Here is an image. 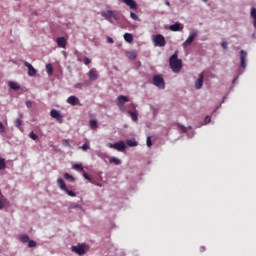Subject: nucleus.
<instances>
[{
  "instance_id": "obj_1",
  "label": "nucleus",
  "mask_w": 256,
  "mask_h": 256,
  "mask_svg": "<svg viewBox=\"0 0 256 256\" xmlns=\"http://www.w3.org/2000/svg\"><path fill=\"white\" fill-rule=\"evenodd\" d=\"M170 69H172L173 73H181V69H183V61L179 59L178 52H175L169 59Z\"/></svg>"
},
{
  "instance_id": "obj_2",
  "label": "nucleus",
  "mask_w": 256,
  "mask_h": 256,
  "mask_svg": "<svg viewBox=\"0 0 256 256\" xmlns=\"http://www.w3.org/2000/svg\"><path fill=\"white\" fill-rule=\"evenodd\" d=\"M153 43L155 47H165L167 42L165 41V36L161 34H157L153 37Z\"/></svg>"
},
{
  "instance_id": "obj_3",
  "label": "nucleus",
  "mask_w": 256,
  "mask_h": 256,
  "mask_svg": "<svg viewBox=\"0 0 256 256\" xmlns=\"http://www.w3.org/2000/svg\"><path fill=\"white\" fill-rule=\"evenodd\" d=\"M153 85L158 89H165V80L161 74L153 76Z\"/></svg>"
},
{
  "instance_id": "obj_4",
  "label": "nucleus",
  "mask_w": 256,
  "mask_h": 256,
  "mask_svg": "<svg viewBox=\"0 0 256 256\" xmlns=\"http://www.w3.org/2000/svg\"><path fill=\"white\" fill-rule=\"evenodd\" d=\"M108 147L110 149H116V151H120V152H123V151H125V149H127V146L125 145V141H123V140L118 141L114 144L109 143Z\"/></svg>"
},
{
  "instance_id": "obj_5",
  "label": "nucleus",
  "mask_w": 256,
  "mask_h": 256,
  "mask_svg": "<svg viewBox=\"0 0 256 256\" xmlns=\"http://www.w3.org/2000/svg\"><path fill=\"white\" fill-rule=\"evenodd\" d=\"M129 101V98L127 96L120 95L117 98V107L120 111H125V103Z\"/></svg>"
},
{
  "instance_id": "obj_6",
  "label": "nucleus",
  "mask_w": 256,
  "mask_h": 256,
  "mask_svg": "<svg viewBox=\"0 0 256 256\" xmlns=\"http://www.w3.org/2000/svg\"><path fill=\"white\" fill-rule=\"evenodd\" d=\"M198 33L199 32H197V30H193L192 32H190L189 37L183 43V47H189V45H192V43H193V41H195V38L197 37Z\"/></svg>"
},
{
  "instance_id": "obj_7",
  "label": "nucleus",
  "mask_w": 256,
  "mask_h": 256,
  "mask_svg": "<svg viewBox=\"0 0 256 256\" xmlns=\"http://www.w3.org/2000/svg\"><path fill=\"white\" fill-rule=\"evenodd\" d=\"M101 15L107 20L110 21L111 23V19H117V15L115 14V12H113V10H106V11H102Z\"/></svg>"
},
{
  "instance_id": "obj_8",
  "label": "nucleus",
  "mask_w": 256,
  "mask_h": 256,
  "mask_svg": "<svg viewBox=\"0 0 256 256\" xmlns=\"http://www.w3.org/2000/svg\"><path fill=\"white\" fill-rule=\"evenodd\" d=\"M240 67H242V69L247 67V52H245V50L240 51Z\"/></svg>"
},
{
  "instance_id": "obj_9",
  "label": "nucleus",
  "mask_w": 256,
  "mask_h": 256,
  "mask_svg": "<svg viewBox=\"0 0 256 256\" xmlns=\"http://www.w3.org/2000/svg\"><path fill=\"white\" fill-rule=\"evenodd\" d=\"M73 253H77V255H85L87 251H85V246L79 244L77 246H72Z\"/></svg>"
},
{
  "instance_id": "obj_10",
  "label": "nucleus",
  "mask_w": 256,
  "mask_h": 256,
  "mask_svg": "<svg viewBox=\"0 0 256 256\" xmlns=\"http://www.w3.org/2000/svg\"><path fill=\"white\" fill-rule=\"evenodd\" d=\"M25 67H27L28 69V75L29 77H35V75H37V70L35 69V67H33V65H31V63L29 62H24Z\"/></svg>"
},
{
  "instance_id": "obj_11",
  "label": "nucleus",
  "mask_w": 256,
  "mask_h": 256,
  "mask_svg": "<svg viewBox=\"0 0 256 256\" xmlns=\"http://www.w3.org/2000/svg\"><path fill=\"white\" fill-rule=\"evenodd\" d=\"M88 77L90 81H97V79H99V74L97 73V69L95 68L90 69L88 72Z\"/></svg>"
},
{
  "instance_id": "obj_12",
  "label": "nucleus",
  "mask_w": 256,
  "mask_h": 256,
  "mask_svg": "<svg viewBox=\"0 0 256 256\" xmlns=\"http://www.w3.org/2000/svg\"><path fill=\"white\" fill-rule=\"evenodd\" d=\"M50 115L53 119H56V121H59L60 123L63 121V116L61 115L60 111L53 109L51 110Z\"/></svg>"
},
{
  "instance_id": "obj_13",
  "label": "nucleus",
  "mask_w": 256,
  "mask_h": 256,
  "mask_svg": "<svg viewBox=\"0 0 256 256\" xmlns=\"http://www.w3.org/2000/svg\"><path fill=\"white\" fill-rule=\"evenodd\" d=\"M56 43H57L58 47H60L61 49L67 48V39H65V37H58L56 39Z\"/></svg>"
},
{
  "instance_id": "obj_14",
  "label": "nucleus",
  "mask_w": 256,
  "mask_h": 256,
  "mask_svg": "<svg viewBox=\"0 0 256 256\" xmlns=\"http://www.w3.org/2000/svg\"><path fill=\"white\" fill-rule=\"evenodd\" d=\"M122 2L130 7V9H132L133 11H137V2H135V0H122Z\"/></svg>"
},
{
  "instance_id": "obj_15",
  "label": "nucleus",
  "mask_w": 256,
  "mask_h": 256,
  "mask_svg": "<svg viewBox=\"0 0 256 256\" xmlns=\"http://www.w3.org/2000/svg\"><path fill=\"white\" fill-rule=\"evenodd\" d=\"M183 28H184L183 24L179 22H176L175 24H172L169 26L170 31H174V32L183 31Z\"/></svg>"
},
{
  "instance_id": "obj_16",
  "label": "nucleus",
  "mask_w": 256,
  "mask_h": 256,
  "mask_svg": "<svg viewBox=\"0 0 256 256\" xmlns=\"http://www.w3.org/2000/svg\"><path fill=\"white\" fill-rule=\"evenodd\" d=\"M67 103H69V105H81V101L79 100V98H77V96H70L67 99Z\"/></svg>"
},
{
  "instance_id": "obj_17",
  "label": "nucleus",
  "mask_w": 256,
  "mask_h": 256,
  "mask_svg": "<svg viewBox=\"0 0 256 256\" xmlns=\"http://www.w3.org/2000/svg\"><path fill=\"white\" fill-rule=\"evenodd\" d=\"M204 77L203 73L199 74V78L195 82V89H201L203 87Z\"/></svg>"
},
{
  "instance_id": "obj_18",
  "label": "nucleus",
  "mask_w": 256,
  "mask_h": 256,
  "mask_svg": "<svg viewBox=\"0 0 256 256\" xmlns=\"http://www.w3.org/2000/svg\"><path fill=\"white\" fill-rule=\"evenodd\" d=\"M8 87H10L12 91H19V89H21V86L19 85V83L15 81H10L8 83Z\"/></svg>"
},
{
  "instance_id": "obj_19",
  "label": "nucleus",
  "mask_w": 256,
  "mask_h": 256,
  "mask_svg": "<svg viewBox=\"0 0 256 256\" xmlns=\"http://www.w3.org/2000/svg\"><path fill=\"white\" fill-rule=\"evenodd\" d=\"M57 185L62 191H67V185L65 184V180H63L62 178H59L57 180Z\"/></svg>"
},
{
  "instance_id": "obj_20",
  "label": "nucleus",
  "mask_w": 256,
  "mask_h": 256,
  "mask_svg": "<svg viewBox=\"0 0 256 256\" xmlns=\"http://www.w3.org/2000/svg\"><path fill=\"white\" fill-rule=\"evenodd\" d=\"M126 57L131 61H135L137 59V53L135 51H130L126 53Z\"/></svg>"
},
{
  "instance_id": "obj_21",
  "label": "nucleus",
  "mask_w": 256,
  "mask_h": 256,
  "mask_svg": "<svg viewBox=\"0 0 256 256\" xmlns=\"http://www.w3.org/2000/svg\"><path fill=\"white\" fill-rule=\"evenodd\" d=\"M124 40L126 41V43H131L133 41V34L125 33L124 34Z\"/></svg>"
},
{
  "instance_id": "obj_22",
  "label": "nucleus",
  "mask_w": 256,
  "mask_h": 256,
  "mask_svg": "<svg viewBox=\"0 0 256 256\" xmlns=\"http://www.w3.org/2000/svg\"><path fill=\"white\" fill-rule=\"evenodd\" d=\"M128 113H129V115H130L132 121H135V122L139 121V116H137V113H136V112L128 111Z\"/></svg>"
},
{
  "instance_id": "obj_23",
  "label": "nucleus",
  "mask_w": 256,
  "mask_h": 256,
  "mask_svg": "<svg viewBox=\"0 0 256 256\" xmlns=\"http://www.w3.org/2000/svg\"><path fill=\"white\" fill-rule=\"evenodd\" d=\"M126 143H127L128 147H137V145H138V143L136 142L135 139H129V140H127Z\"/></svg>"
},
{
  "instance_id": "obj_24",
  "label": "nucleus",
  "mask_w": 256,
  "mask_h": 256,
  "mask_svg": "<svg viewBox=\"0 0 256 256\" xmlns=\"http://www.w3.org/2000/svg\"><path fill=\"white\" fill-rule=\"evenodd\" d=\"M109 163H114L115 165H121V160L116 157H112L109 159Z\"/></svg>"
},
{
  "instance_id": "obj_25",
  "label": "nucleus",
  "mask_w": 256,
  "mask_h": 256,
  "mask_svg": "<svg viewBox=\"0 0 256 256\" xmlns=\"http://www.w3.org/2000/svg\"><path fill=\"white\" fill-rule=\"evenodd\" d=\"M20 241L22 242V243H29V235H27V234H23V235H21L20 236Z\"/></svg>"
},
{
  "instance_id": "obj_26",
  "label": "nucleus",
  "mask_w": 256,
  "mask_h": 256,
  "mask_svg": "<svg viewBox=\"0 0 256 256\" xmlns=\"http://www.w3.org/2000/svg\"><path fill=\"white\" fill-rule=\"evenodd\" d=\"M97 127H99V125L97 124V120H90V129H97Z\"/></svg>"
},
{
  "instance_id": "obj_27",
  "label": "nucleus",
  "mask_w": 256,
  "mask_h": 256,
  "mask_svg": "<svg viewBox=\"0 0 256 256\" xmlns=\"http://www.w3.org/2000/svg\"><path fill=\"white\" fill-rule=\"evenodd\" d=\"M69 209H80L81 211H83V206H81L77 203H73L70 205Z\"/></svg>"
},
{
  "instance_id": "obj_28",
  "label": "nucleus",
  "mask_w": 256,
  "mask_h": 256,
  "mask_svg": "<svg viewBox=\"0 0 256 256\" xmlns=\"http://www.w3.org/2000/svg\"><path fill=\"white\" fill-rule=\"evenodd\" d=\"M46 71H47L48 75H53V65L47 64Z\"/></svg>"
},
{
  "instance_id": "obj_29",
  "label": "nucleus",
  "mask_w": 256,
  "mask_h": 256,
  "mask_svg": "<svg viewBox=\"0 0 256 256\" xmlns=\"http://www.w3.org/2000/svg\"><path fill=\"white\" fill-rule=\"evenodd\" d=\"M5 167H7V164L5 163V159L0 158V171L5 170Z\"/></svg>"
},
{
  "instance_id": "obj_30",
  "label": "nucleus",
  "mask_w": 256,
  "mask_h": 256,
  "mask_svg": "<svg viewBox=\"0 0 256 256\" xmlns=\"http://www.w3.org/2000/svg\"><path fill=\"white\" fill-rule=\"evenodd\" d=\"M21 125H23V120H21V118L16 119L15 127H17L18 129H21Z\"/></svg>"
},
{
  "instance_id": "obj_31",
  "label": "nucleus",
  "mask_w": 256,
  "mask_h": 256,
  "mask_svg": "<svg viewBox=\"0 0 256 256\" xmlns=\"http://www.w3.org/2000/svg\"><path fill=\"white\" fill-rule=\"evenodd\" d=\"M73 169H75L76 171L82 172L83 171V165H81V164H74L73 165Z\"/></svg>"
},
{
  "instance_id": "obj_32",
  "label": "nucleus",
  "mask_w": 256,
  "mask_h": 256,
  "mask_svg": "<svg viewBox=\"0 0 256 256\" xmlns=\"http://www.w3.org/2000/svg\"><path fill=\"white\" fill-rule=\"evenodd\" d=\"M29 137L33 141H37V139L39 138V136H37V134H35V132H33V131L29 133Z\"/></svg>"
},
{
  "instance_id": "obj_33",
  "label": "nucleus",
  "mask_w": 256,
  "mask_h": 256,
  "mask_svg": "<svg viewBox=\"0 0 256 256\" xmlns=\"http://www.w3.org/2000/svg\"><path fill=\"white\" fill-rule=\"evenodd\" d=\"M64 178H66L67 181H71V182L75 181V178H73V176H71V174L69 173H65Z\"/></svg>"
},
{
  "instance_id": "obj_34",
  "label": "nucleus",
  "mask_w": 256,
  "mask_h": 256,
  "mask_svg": "<svg viewBox=\"0 0 256 256\" xmlns=\"http://www.w3.org/2000/svg\"><path fill=\"white\" fill-rule=\"evenodd\" d=\"M65 193L67 195H69L70 197H76L77 195L75 194V192L71 191V190H68V188H66V190H64Z\"/></svg>"
},
{
  "instance_id": "obj_35",
  "label": "nucleus",
  "mask_w": 256,
  "mask_h": 256,
  "mask_svg": "<svg viewBox=\"0 0 256 256\" xmlns=\"http://www.w3.org/2000/svg\"><path fill=\"white\" fill-rule=\"evenodd\" d=\"M28 247L31 249L33 247H37V242H35V240H30L28 242Z\"/></svg>"
},
{
  "instance_id": "obj_36",
  "label": "nucleus",
  "mask_w": 256,
  "mask_h": 256,
  "mask_svg": "<svg viewBox=\"0 0 256 256\" xmlns=\"http://www.w3.org/2000/svg\"><path fill=\"white\" fill-rule=\"evenodd\" d=\"M130 17L131 19H133L134 21H139V16H137V14H135L134 12L130 13Z\"/></svg>"
},
{
  "instance_id": "obj_37",
  "label": "nucleus",
  "mask_w": 256,
  "mask_h": 256,
  "mask_svg": "<svg viewBox=\"0 0 256 256\" xmlns=\"http://www.w3.org/2000/svg\"><path fill=\"white\" fill-rule=\"evenodd\" d=\"M82 151H87L89 149V142H86L81 147Z\"/></svg>"
},
{
  "instance_id": "obj_38",
  "label": "nucleus",
  "mask_w": 256,
  "mask_h": 256,
  "mask_svg": "<svg viewBox=\"0 0 256 256\" xmlns=\"http://www.w3.org/2000/svg\"><path fill=\"white\" fill-rule=\"evenodd\" d=\"M146 144L148 147H151L153 145V142H151V136L147 137Z\"/></svg>"
},
{
  "instance_id": "obj_39",
  "label": "nucleus",
  "mask_w": 256,
  "mask_h": 256,
  "mask_svg": "<svg viewBox=\"0 0 256 256\" xmlns=\"http://www.w3.org/2000/svg\"><path fill=\"white\" fill-rule=\"evenodd\" d=\"M62 144L64 145V147H71V143L69 142V140H63Z\"/></svg>"
},
{
  "instance_id": "obj_40",
  "label": "nucleus",
  "mask_w": 256,
  "mask_h": 256,
  "mask_svg": "<svg viewBox=\"0 0 256 256\" xmlns=\"http://www.w3.org/2000/svg\"><path fill=\"white\" fill-rule=\"evenodd\" d=\"M179 129H181L182 133H187V127L183 125H178Z\"/></svg>"
},
{
  "instance_id": "obj_41",
  "label": "nucleus",
  "mask_w": 256,
  "mask_h": 256,
  "mask_svg": "<svg viewBox=\"0 0 256 256\" xmlns=\"http://www.w3.org/2000/svg\"><path fill=\"white\" fill-rule=\"evenodd\" d=\"M83 177H85L88 181H92L91 175L87 174L86 172L83 173Z\"/></svg>"
},
{
  "instance_id": "obj_42",
  "label": "nucleus",
  "mask_w": 256,
  "mask_h": 256,
  "mask_svg": "<svg viewBox=\"0 0 256 256\" xmlns=\"http://www.w3.org/2000/svg\"><path fill=\"white\" fill-rule=\"evenodd\" d=\"M91 63V59L85 57L84 58V65H89Z\"/></svg>"
},
{
  "instance_id": "obj_43",
  "label": "nucleus",
  "mask_w": 256,
  "mask_h": 256,
  "mask_svg": "<svg viewBox=\"0 0 256 256\" xmlns=\"http://www.w3.org/2000/svg\"><path fill=\"white\" fill-rule=\"evenodd\" d=\"M32 106H33V102L26 101V107H28V109H31Z\"/></svg>"
},
{
  "instance_id": "obj_44",
  "label": "nucleus",
  "mask_w": 256,
  "mask_h": 256,
  "mask_svg": "<svg viewBox=\"0 0 256 256\" xmlns=\"http://www.w3.org/2000/svg\"><path fill=\"white\" fill-rule=\"evenodd\" d=\"M5 131V126L2 122H0V133H3Z\"/></svg>"
},
{
  "instance_id": "obj_45",
  "label": "nucleus",
  "mask_w": 256,
  "mask_h": 256,
  "mask_svg": "<svg viewBox=\"0 0 256 256\" xmlns=\"http://www.w3.org/2000/svg\"><path fill=\"white\" fill-rule=\"evenodd\" d=\"M204 121H205L206 124L207 123H211V117L210 116H206Z\"/></svg>"
},
{
  "instance_id": "obj_46",
  "label": "nucleus",
  "mask_w": 256,
  "mask_h": 256,
  "mask_svg": "<svg viewBox=\"0 0 256 256\" xmlns=\"http://www.w3.org/2000/svg\"><path fill=\"white\" fill-rule=\"evenodd\" d=\"M221 47L224 48V49H227V42H222Z\"/></svg>"
},
{
  "instance_id": "obj_47",
  "label": "nucleus",
  "mask_w": 256,
  "mask_h": 256,
  "mask_svg": "<svg viewBox=\"0 0 256 256\" xmlns=\"http://www.w3.org/2000/svg\"><path fill=\"white\" fill-rule=\"evenodd\" d=\"M5 207V204H3V201L0 200V209H3Z\"/></svg>"
},
{
  "instance_id": "obj_48",
  "label": "nucleus",
  "mask_w": 256,
  "mask_h": 256,
  "mask_svg": "<svg viewBox=\"0 0 256 256\" xmlns=\"http://www.w3.org/2000/svg\"><path fill=\"white\" fill-rule=\"evenodd\" d=\"M108 43H114V40H113V38H111V37H108Z\"/></svg>"
},
{
  "instance_id": "obj_49",
  "label": "nucleus",
  "mask_w": 256,
  "mask_h": 256,
  "mask_svg": "<svg viewBox=\"0 0 256 256\" xmlns=\"http://www.w3.org/2000/svg\"><path fill=\"white\" fill-rule=\"evenodd\" d=\"M200 249H201V251H205V247H201Z\"/></svg>"
},
{
  "instance_id": "obj_50",
  "label": "nucleus",
  "mask_w": 256,
  "mask_h": 256,
  "mask_svg": "<svg viewBox=\"0 0 256 256\" xmlns=\"http://www.w3.org/2000/svg\"><path fill=\"white\" fill-rule=\"evenodd\" d=\"M202 1H204V3H207L209 0H202Z\"/></svg>"
},
{
  "instance_id": "obj_51",
  "label": "nucleus",
  "mask_w": 256,
  "mask_h": 256,
  "mask_svg": "<svg viewBox=\"0 0 256 256\" xmlns=\"http://www.w3.org/2000/svg\"><path fill=\"white\" fill-rule=\"evenodd\" d=\"M132 107H133V109H135V107H136L135 104H132Z\"/></svg>"
},
{
  "instance_id": "obj_52",
  "label": "nucleus",
  "mask_w": 256,
  "mask_h": 256,
  "mask_svg": "<svg viewBox=\"0 0 256 256\" xmlns=\"http://www.w3.org/2000/svg\"><path fill=\"white\" fill-rule=\"evenodd\" d=\"M188 129H193V127L189 126Z\"/></svg>"
},
{
  "instance_id": "obj_53",
  "label": "nucleus",
  "mask_w": 256,
  "mask_h": 256,
  "mask_svg": "<svg viewBox=\"0 0 256 256\" xmlns=\"http://www.w3.org/2000/svg\"><path fill=\"white\" fill-rule=\"evenodd\" d=\"M166 5H169V2H166Z\"/></svg>"
}]
</instances>
